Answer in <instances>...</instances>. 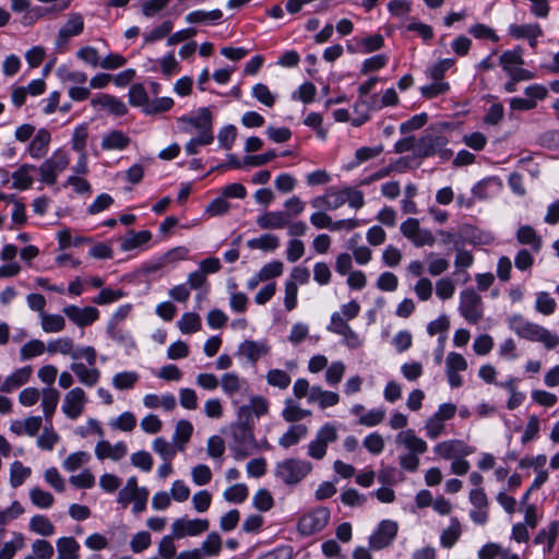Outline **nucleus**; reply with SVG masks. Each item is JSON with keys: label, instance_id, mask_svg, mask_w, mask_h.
<instances>
[{"label": "nucleus", "instance_id": "2eb2a0df", "mask_svg": "<svg viewBox=\"0 0 559 559\" xmlns=\"http://www.w3.org/2000/svg\"><path fill=\"white\" fill-rule=\"evenodd\" d=\"M63 313L79 326L91 325L99 316V311L95 307L79 308L74 305L64 307Z\"/></svg>", "mask_w": 559, "mask_h": 559}, {"label": "nucleus", "instance_id": "5701e85b", "mask_svg": "<svg viewBox=\"0 0 559 559\" xmlns=\"http://www.w3.org/2000/svg\"><path fill=\"white\" fill-rule=\"evenodd\" d=\"M338 401L340 396L337 393L324 391L321 386L317 385L311 388L308 396L309 403H318L322 409L336 405Z\"/></svg>", "mask_w": 559, "mask_h": 559}, {"label": "nucleus", "instance_id": "c9c22d12", "mask_svg": "<svg viewBox=\"0 0 559 559\" xmlns=\"http://www.w3.org/2000/svg\"><path fill=\"white\" fill-rule=\"evenodd\" d=\"M461 524L456 518L451 519L450 526L441 534L440 542L445 548H451L461 536Z\"/></svg>", "mask_w": 559, "mask_h": 559}, {"label": "nucleus", "instance_id": "79ce46f5", "mask_svg": "<svg viewBox=\"0 0 559 559\" xmlns=\"http://www.w3.org/2000/svg\"><path fill=\"white\" fill-rule=\"evenodd\" d=\"M153 449L163 461H173L178 450L177 444L173 445L164 438H156L153 442Z\"/></svg>", "mask_w": 559, "mask_h": 559}, {"label": "nucleus", "instance_id": "cd10ccee", "mask_svg": "<svg viewBox=\"0 0 559 559\" xmlns=\"http://www.w3.org/2000/svg\"><path fill=\"white\" fill-rule=\"evenodd\" d=\"M308 432V428L304 424H297L289 427V429L278 439V444L288 449L297 444Z\"/></svg>", "mask_w": 559, "mask_h": 559}, {"label": "nucleus", "instance_id": "f3484780", "mask_svg": "<svg viewBox=\"0 0 559 559\" xmlns=\"http://www.w3.org/2000/svg\"><path fill=\"white\" fill-rule=\"evenodd\" d=\"M396 443L407 449L408 453L423 454L427 451L428 444L417 437L413 429L403 430L396 436Z\"/></svg>", "mask_w": 559, "mask_h": 559}, {"label": "nucleus", "instance_id": "de8ad7c7", "mask_svg": "<svg viewBox=\"0 0 559 559\" xmlns=\"http://www.w3.org/2000/svg\"><path fill=\"white\" fill-rule=\"evenodd\" d=\"M248 497V487L245 484H235L224 491V498L228 502L241 503Z\"/></svg>", "mask_w": 559, "mask_h": 559}, {"label": "nucleus", "instance_id": "603ef678", "mask_svg": "<svg viewBox=\"0 0 559 559\" xmlns=\"http://www.w3.org/2000/svg\"><path fill=\"white\" fill-rule=\"evenodd\" d=\"M29 498H31V501L36 507L41 508V509L50 508L55 500L53 496L50 492L45 491L38 487L33 488L29 491Z\"/></svg>", "mask_w": 559, "mask_h": 559}, {"label": "nucleus", "instance_id": "0eeeda50", "mask_svg": "<svg viewBox=\"0 0 559 559\" xmlns=\"http://www.w3.org/2000/svg\"><path fill=\"white\" fill-rule=\"evenodd\" d=\"M69 164V154L62 148L56 150L38 168L40 181L48 186L55 185L58 176L67 169Z\"/></svg>", "mask_w": 559, "mask_h": 559}, {"label": "nucleus", "instance_id": "37998d69", "mask_svg": "<svg viewBox=\"0 0 559 559\" xmlns=\"http://www.w3.org/2000/svg\"><path fill=\"white\" fill-rule=\"evenodd\" d=\"M139 376L132 371L119 372L112 378V385L118 390H130L138 382Z\"/></svg>", "mask_w": 559, "mask_h": 559}, {"label": "nucleus", "instance_id": "49530a36", "mask_svg": "<svg viewBox=\"0 0 559 559\" xmlns=\"http://www.w3.org/2000/svg\"><path fill=\"white\" fill-rule=\"evenodd\" d=\"M266 381L270 385L284 390L289 386L292 379L286 371L281 369H272L266 374Z\"/></svg>", "mask_w": 559, "mask_h": 559}, {"label": "nucleus", "instance_id": "8fccbe9b", "mask_svg": "<svg viewBox=\"0 0 559 559\" xmlns=\"http://www.w3.org/2000/svg\"><path fill=\"white\" fill-rule=\"evenodd\" d=\"M253 507L259 511L266 512L274 506V499L267 489H259L252 500Z\"/></svg>", "mask_w": 559, "mask_h": 559}, {"label": "nucleus", "instance_id": "dca6fc26", "mask_svg": "<svg viewBox=\"0 0 559 559\" xmlns=\"http://www.w3.org/2000/svg\"><path fill=\"white\" fill-rule=\"evenodd\" d=\"M92 106L107 109L111 115L121 117L128 112L127 105L109 94H98L91 100Z\"/></svg>", "mask_w": 559, "mask_h": 559}, {"label": "nucleus", "instance_id": "7ed1b4c3", "mask_svg": "<svg viewBox=\"0 0 559 559\" xmlns=\"http://www.w3.org/2000/svg\"><path fill=\"white\" fill-rule=\"evenodd\" d=\"M312 468L311 462L290 457L276 464L274 475L285 485L296 486L311 473Z\"/></svg>", "mask_w": 559, "mask_h": 559}, {"label": "nucleus", "instance_id": "ea45409f", "mask_svg": "<svg viewBox=\"0 0 559 559\" xmlns=\"http://www.w3.org/2000/svg\"><path fill=\"white\" fill-rule=\"evenodd\" d=\"M29 528L43 536H51L55 533V526L45 515H35L29 521Z\"/></svg>", "mask_w": 559, "mask_h": 559}, {"label": "nucleus", "instance_id": "6ab92c4d", "mask_svg": "<svg viewBox=\"0 0 559 559\" xmlns=\"http://www.w3.org/2000/svg\"><path fill=\"white\" fill-rule=\"evenodd\" d=\"M51 141L50 132L47 129H39L28 145V153L33 158H43L49 148Z\"/></svg>", "mask_w": 559, "mask_h": 559}, {"label": "nucleus", "instance_id": "052dcab7", "mask_svg": "<svg viewBox=\"0 0 559 559\" xmlns=\"http://www.w3.org/2000/svg\"><path fill=\"white\" fill-rule=\"evenodd\" d=\"M45 350L44 342L39 340H32L21 347L20 355L23 360L31 359L39 356Z\"/></svg>", "mask_w": 559, "mask_h": 559}, {"label": "nucleus", "instance_id": "a878e982", "mask_svg": "<svg viewBox=\"0 0 559 559\" xmlns=\"http://www.w3.org/2000/svg\"><path fill=\"white\" fill-rule=\"evenodd\" d=\"M57 559H79L80 544L74 537H61L57 540Z\"/></svg>", "mask_w": 559, "mask_h": 559}, {"label": "nucleus", "instance_id": "39448f33", "mask_svg": "<svg viewBox=\"0 0 559 559\" xmlns=\"http://www.w3.org/2000/svg\"><path fill=\"white\" fill-rule=\"evenodd\" d=\"M499 64L508 76L513 80H532L536 76L534 72L522 68L524 59L523 49L520 46L503 51L499 57Z\"/></svg>", "mask_w": 559, "mask_h": 559}, {"label": "nucleus", "instance_id": "7c9ffc66", "mask_svg": "<svg viewBox=\"0 0 559 559\" xmlns=\"http://www.w3.org/2000/svg\"><path fill=\"white\" fill-rule=\"evenodd\" d=\"M193 432L192 424L188 420H179L176 425L173 440L177 444L178 451H183L187 442L190 440Z\"/></svg>", "mask_w": 559, "mask_h": 559}, {"label": "nucleus", "instance_id": "4d7b16f0", "mask_svg": "<svg viewBox=\"0 0 559 559\" xmlns=\"http://www.w3.org/2000/svg\"><path fill=\"white\" fill-rule=\"evenodd\" d=\"M378 480L384 486H392L403 480V475L393 466H384L378 473Z\"/></svg>", "mask_w": 559, "mask_h": 559}, {"label": "nucleus", "instance_id": "4c0bfd02", "mask_svg": "<svg viewBox=\"0 0 559 559\" xmlns=\"http://www.w3.org/2000/svg\"><path fill=\"white\" fill-rule=\"evenodd\" d=\"M178 328L183 334H191L201 330V318L195 312H186L178 321Z\"/></svg>", "mask_w": 559, "mask_h": 559}, {"label": "nucleus", "instance_id": "a211bd4d", "mask_svg": "<svg viewBox=\"0 0 559 559\" xmlns=\"http://www.w3.org/2000/svg\"><path fill=\"white\" fill-rule=\"evenodd\" d=\"M290 215L285 211L266 212L257 218L261 229H282L289 223Z\"/></svg>", "mask_w": 559, "mask_h": 559}, {"label": "nucleus", "instance_id": "2f4dec72", "mask_svg": "<svg viewBox=\"0 0 559 559\" xmlns=\"http://www.w3.org/2000/svg\"><path fill=\"white\" fill-rule=\"evenodd\" d=\"M250 249H260L263 251H274L280 246L278 237L273 234H263L258 238L247 241Z\"/></svg>", "mask_w": 559, "mask_h": 559}, {"label": "nucleus", "instance_id": "423d86ee", "mask_svg": "<svg viewBox=\"0 0 559 559\" xmlns=\"http://www.w3.org/2000/svg\"><path fill=\"white\" fill-rule=\"evenodd\" d=\"M460 314L469 323L477 324L484 317V302L474 288H466L460 294Z\"/></svg>", "mask_w": 559, "mask_h": 559}, {"label": "nucleus", "instance_id": "412c9836", "mask_svg": "<svg viewBox=\"0 0 559 559\" xmlns=\"http://www.w3.org/2000/svg\"><path fill=\"white\" fill-rule=\"evenodd\" d=\"M558 522H551L547 527L538 532L534 538V544L542 545L544 554H550L558 536Z\"/></svg>", "mask_w": 559, "mask_h": 559}, {"label": "nucleus", "instance_id": "4be33fe9", "mask_svg": "<svg viewBox=\"0 0 559 559\" xmlns=\"http://www.w3.org/2000/svg\"><path fill=\"white\" fill-rule=\"evenodd\" d=\"M269 350V346L264 343L246 340L240 344L238 354L245 356L252 364H255L259 358L266 355Z\"/></svg>", "mask_w": 559, "mask_h": 559}, {"label": "nucleus", "instance_id": "473e14b6", "mask_svg": "<svg viewBox=\"0 0 559 559\" xmlns=\"http://www.w3.org/2000/svg\"><path fill=\"white\" fill-rule=\"evenodd\" d=\"M223 17V12L219 9L212 11L197 10L186 15V21L190 24H200L205 22H216Z\"/></svg>", "mask_w": 559, "mask_h": 559}, {"label": "nucleus", "instance_id": "f8f14e48", "mask_svg": "<svg viewBox=\"0 0 559 559\" xmlns=\"http://www.w3.org/2000/svg\"><path fill=\"white\" fill-rule=\"evenodd\" d=\"M84 29V20L80 13H71L66 24L59 29L56 46L61 48L68 44L71 37L79 36Z\"/></svg>", "mask_w": 559, "mask_h": 559}, {"label": "nucleus", "instance_id": "a19ab883", "mask_svg": "<svg viewBox=\"0 0 559 559\" xmlns=\"http://www.w3.org/2000/svg\"><path fill=\"white\" fill-rule=\"evenodd\" d=\"M283 418L288 423L298 421L305 417L311 415V412L308 409H302L298 405L294 404L292 400L286 401V406L282 413Z\"/></svg>", "mask_w": 559, "mask_h": 559}, {"label": "nucleus", "instance_id": "aec40b11", "mask_svg": "<svg viewBox=\"0 0 559 559\" xmlns=\"http://www.w3.org/2000/svg\"><path fill=\"white\" fill-rule=\"evenodd\" d=\"M32 374V367L26 366L15 370L12 374L8 376L0 385V392L10 393L15 389L25 384Z\"/></svg>", "mask_w": 559, "mask_h": 559}, {"label": "nucleus", "instance_id": "13d9d810", "mask_svg": "<svg viewBox=\"0 0 559 559\" xmlns=\"http://www.w3.org/2000/svg\"><path fill=\"white\" fill-rule=\"evenodd\" d=\"M428 272L431 276H438L449 269V261L444 258H439L436 253L427 255Z\"/></svg>", "mask_w": 559, "mask_h": 559}, {"label": "nucleus", "instance_id": "6e6552de", "mask_svg": "<svg viewBox=\"0 0 559 559\" xmlns=\"http://www.w3.org/2000/svg\"><path fill=\"white\" fill-rule=\"evenodd\" d=\"M330 520V510L320 507L305 515H302L297 524L298 533L302 536H311L322 531Z\"/></svg>", "mask_w": 559, "mask_h": 559}, {"label": "nucleus", "instance_id": "680f3d73", "mask_svg": "<svg viewBox=\"0 0 559 559\" xmlns=\"http://www.w3.org/2000/svg\"><path fill=\"white\" fill-rule=\"evenodd\" d=\"M468 33L477 39H489L493 43L499 41V36L496 32L491 27L481 23L472 25L468 28Z\"/></svg>", "mask_w": 559, "mask_h": 559}, {"label": "nucleus", "instance_id": "bf43d9fd", "mask_svg": "<svg viewBox=\"0 0 559 559\" xmlns=\"http://www.w3.org/2000/svg\"><path fill=\"white\" fill-rule=\"evenodd\" d=\"M110 426L112 428L129 432L135 428L136 418L131 412H124L116 419L110 421Z\"/></svg>", "mask_w": 559, "mask_h": 559}, {"label": "nucleus", "instance_id": "69168bd1", "mask_svg": "<svg viewBox=\"0 0 559 559\" xmlns=\"http://www.w3.org/2000/svg\"><path fill=\"white\" fill-rule=\"evenodd\" d=\"M252 95L261 104L272 107L275 103L274 95L270 92L269 87L263 83H258L252 87Z\"/></svg>", "mask_w": 559, "mask_h": 559}, {"label": "nucleus", "instance_id": "58836bf2", "mask_svg": "<svg viewBox=\"0 0 559 559\" xmlns=\"http://www.w3.org/2000/svg\"><path fill=\"white\" fill-rule=\"evenodd\" d=\"M41 328L47 333L60 332L66 326V320L60 314H48L41 312Z\"/></svg>", "mask_w": 559, "mask_h": 559}, {"label": "nucleus", "instance_id": "a18cd8bd", "mask_svg": "<svg viewBox=\"0 0 559 559\" xmlns=\"http://www.w3.org/2000/svg\"><path fill=\"white\" fill-rule=\"evenodd\" d=\"M31 475V468L24 466L21 462L15 461L11 465L10 483L13 488L20 487L24 480Z\"/></svg>", "mask_w": 559, "mask_h": 559}, {"label": "nucleus", "instance_id": "5fc2aeb1", "mask_svg": "<svg viewBox=\"0 0 559 559\" xmlns=\"http://www.w3.org/2000/svg\"><path fill=\"white\" fill-rule=\"evenodd\" d=\"M174 107V100L170 97H159L153 100H150L147 107H145L146 115H156L160 112H166Z\"/></svg>", "mask_w": 559, "mask_h": 559}, {"label": "nucleus", "instance_id": "338daca9", "mask_svg": "<svg viewBox=\"0 0 559 559\" xmlns=\"http://www.w3.org/2000/svg\"><path fill=\"white\" fill-rule=\"evenodd\" d=\"M87 136L88 133L85 126L75 128L72 135V148L80 154L86 153Z\"/></svg>", "mask_w": 559, "mask_h": 559}, {"label": "nucleus", "instance_id": "e2e57ef3", "mask_svg": "<svg viewBox=\"0 0 559 559\" xmlns=\"http://www.w3.org/2000/svg\"><path fill=\"white\" fill-rule=\"evenodd\" d=\"M24 538L23 535L17 533L14 536V540L5 543L3 547L0 549V559H12L15 552L23 548Z\"/></svg>", "mask_w": 559, "mask_h": 559}, {"label": "nucleus", "instance_id": "ddd939ff", "mask_svg": "<svg viewBox=\"0 0 559 559\" xmlns=\"http://www.w3.org/2000/svg\"><path fill=\"white\" fill-rule=\"evenodd\" d=\"M433 451L437 455L445 460L457 456L464 457L474 452L469 445L457 439L439 442L433 448Z\"/></svg>", "mask_w": 559, "mask_h": 559}, {"label": "nucleus", "instance_id": "4468645a", "mask_svg": "<svg viewBox=\"0 0 559 559\" xmlns=\"http://www.w3.org/2000/svg\"><path fill=\"white\" fill-rule=\"evenodd\" d=\"M86 402L85 392L81 388L70 390L63 400L62 412L71 419L78 418Z\"/></svg>", "mask_w": 559, "mask_h": 559}, {"label": "nucleus", "instance_id": "1a4fd4ad", "mask_svg": "<svg viewBox=\"0 0 559 559\" xmlns=\"http://www.w3.org/2000/svg\"><path fill=\"white\" fill-rule=\"evenodd\" d=\"M178 123L183 124L180 127L185 133H190L191 128L199 131V135H207L213 133V116L207 107H202L198 110L197 116H182L178 118Z\"/></svg>", "mask_w": 559, "mask_h": 559}, {"label": "nucleus", "instance_id": "bb28decb", "mask_svg": "<svg viewBox=\"0 0 559 559\" xmlns=\"http://www.w3.org/2000/svg\"><path fill=\"white\" fill-rule=\"evenodd\" d=\"M131 140L120 130H112L102 140V148L106 151L124 150Z\"/></svg>", "mask_w": 559, "mask_h": 559}, {"label": "nucleus", "instance_id": "c03bdc74", "mask_svg": "<svg viewBox=\"0 0 559 559\" xmlns=\"http://www.w3.org/2000/svg\"><path fill=\"white\" fill-rule=\"evenodd\" d=\"M174 28L171 21H164L159 26L153 28L150 33L144 34V44H152L168 36Z\"/></svg>", "mask_w": 559, "mask_h": 559}, {"label": "nucleus", "instance_id": "c756f323", "mask_svg": "<svg viewBox=\"0 0 559 559\" xmlns=\"http://www.w3.org/2000/svg\"><path fill=\"white\" fill-rule=\"evenodd\" d=\"M509 34L516 39H528L530 37L543 36V29L539 24H511L509 27Z\"/></svg>", "mask_w": 559, "mask_h": 559}, {"label": "nucleus", "instance_id": "6e6d98bb", "mask_svg": "<svg viewBox=\"0 0 559 559\" xmlns=\"http://www.w3.org/2000/svg\"><path fill=\"white\" fill-rule=\"evenodd\" d=\"M237 138V129L233 124L225 126L217 134L219 146L224 150H230Z\"/></svg>", "mask_w": 559, "mask_h": 559}, {"label": "nucleus", "instance_id": "864d4df0", "mask_svg": "<svg viewBox=\"0 0 559 559\" xmlns=\"http://www.w3.org/2000/svg\"><path fill=\"white\" fill-rule=\"evenodd\" d=\"M455 64L452 58H445L436 62L428 70V75L432 81H442L444 73Z\"/></svg>", "mask_w": 559, "mask_h": 559}, {"label": "nucleus", "instance_id": "774afa93", "mask_svg": "<svg viewBox=\"0 0 559 559\" xmlns=\"http://www.w3.org/2000/svg\"><path fill=\"white\" fill-rule=\"evenodd\" d=\"M32 550L38 559H51L55 554L53 546L46 539L34 540Z\"/></svg>", "mask_w": 559, "mask_h": 559}, {"label": "nucleus", "instance_id": "9d476101", "mask_svg": "<svg viewBox=\"0 0 559 559\" xmlns=\"http://www.w3.org/2000/svg\"><path fill=\"white\" fill-rule=\"evenodd\" d=\"M397 523L391 520H383L379 523L376 532L369 537V546L373 550L383 549L392 544L397 535Z\"/></svg>", "mask_w": 559, "mask_h": 559}, {"label": "nucleus", "instance_id": "3c124183", "mask_svg": "<svg viewBox=\"0 0 559 559\" xmlns=\"http://www.w3.org/2000/svg\"><path fill=\"white\" fill-rule=\"evenodd\" d=\"M203 552V557L206 556H216L219 554L222 549V539L221 536L212 532L207 535L205 540L202 543L201 548Z\"/></svg>", "mask_w": 559, "mask_h": 559}, {"label": "nucleus", "instance_id": "09e8293b", "mask_svg": "<svg viewBox=\"0 0 559 559\" xmlns=\"http://www.w3.org/2000/svg\"><path fill=\"white\" fill-rule=\"evenodd\" d=\"M245 381L241 380L236 373L234 372H227L222 377L221 385L223 391L231 396L236 392L240 391L241 384Z\"/></svg>", "mask_w": 559, "mask_h": 559}, {"label": "nucleus", "instance_id": "b1692460", "mask_svg": "<svg viewBox=\"0 0 559 559\" xmlns=\"http://www.w3.org/2000/svg\"><path fill=\"white\" fill-rule=\"evenodd\" d=\"M70 368L79 381L87 386H94L99 380L100 371L97 368H87L82 362H73Z\"/></svg>", "mask_w": 559, "mask_h": 559}, {"label": "nucleus", "instance_id": "393cba45", "mask_svg": "<svg viewBox=\"0 0 559 559\" xmlns=\"http://www.w3.org/2000/svg\"><path fill=\"white\" fill-rule=\"evenodd\" d=\"M36 167L31 164H23L20 166L13 174L12 187L19 190H26L32 187L34 179L31 176V173L34 171Z\"/></svg>", "mask_w": 559, "mask_h": 559}, {"label": "nucleus", "instance_id": "20e7f679", "mask_svg": "<svg viewBox=\"0 0 559 559\" xmlns=\"http://www.w3.org/2000/svg\"><path fill=\"white\" fill-rule=\"evenodd\" d=\"M230 433L231 442L229 443V448L234 452V457L236 460H242L249 456L257 445L252 427H247L242 424H233L230 426Z\"/></svg>", "mask_w": 559, "mask_h": 559}, {"label": "nucleus", "instance_id": "c85d7f7f", "mask_svg": "<svg viewBox=\"0 0 559 559\" xmlns=\"http://www.w3.org/2000/svg\"><path fill=\"white\" fill-rule=\"evenodd\" d=\"M152 238V234L148 230L134 231L129 230L127 237L121 240V249L123 251H131L146 242Z\"/></svg>", "mask_w": 559, "mask_h": 559}, {"label": "nucleus", "instance_id": "0e129e2a", "mask_svg": "<svg viewBox=\"0 0 559 559\" xmlns=\"http://www.w3.org/2000/svg\"><path fill=\"white\" fill-rule=\"evenodd\" d=\"M59 441V436L50 427H45L41 435L37 439V444L40 449L51 451L55 444Z\"/></svg>", "mask_w": 559, "mask_h": 559}, {"label": "nucleus", "instance_id": "e433bc0d", "mask_svg": "<svg viewBox=\"0 0 559 559\" xmlns=\"http://www.w3.org/2000/svg\"><path fill=\"white\" fill-rule=\"evenodd\" d=\"M516 238L523 245H531L534 251H539L542 247L540 238L536 235L535 229L528 225L519 228Z\"/></svg>", "mask_w": 559, "mask_h": 559}, {"label": "nucleus", "instance_id": "f704fd0d", "mask_svg": "<svg viewBox=\"0 0 559 559\" xmlns=\"http://www.w3.org/2000/svg\"><path fill=\"white\" fill-rule=\"evenodd\" d=\"M60 393L55 388H47L43 391L41 406L46 419H49L58 405Z\"/></svg>", "mask_w": 559, "mask_h": 559}, {"label": "nucleus", "instance_id": "72a5a7b5", "mask_svg": "<svg viewBox=\"0 0 559 559\" xmlns=\"http://www.w3.org/2000/svg\"><path fill=\"white\" fill-rule=\"evenodd\" d=\"M150 102L148 94L141 83L132 84L129 90V103L134 107H141L145 114V107Z\"/></svg>", "mask_w": 559, "mask_h": 559}, {"label": "nucleus", "instance_id": "9b49d317", "mask_svg": "<svg viewBox=\"0 0 559 559\" xmlns=\"http://www.w3.org/2000/svg\"><path fill=\"white\" fill-rule=\"evenodd\" d=\"M210 522L206 519L189 520L186 518L177 519L171 524V532L177 539L186 536H197L206 532Z\"/></svg>", "mask_w": 559, "mask_h": 559}, {"label": "nucleus", "instance_id": "f03ea898", "mask_svg": "<svg viewBox=\"0 0 559 559\" xmlns=\"http://www.w3.org/2000/svg\"><path fill=\"white\" fill-rule=\"evenodd\" d=\"M448 136L437 130H426L425 133L416 142V156L427 158L438 155L442 160H449L453 151L448 148Z\"/></svg>", "mask_w": 559, "mask_h": 559}, {"label": "nucleus", "instance_id": "f257e3e1", "mask_svg": "<svg viewBox=\"0 0 559 559\" xmlns=\"http://www.w3.org/2000/svg\"><path fill=\"white\" fill-rule=\"evenodd\" d=\"M509 329L518 336L540 342L547 349H554L559 345V336L547 329L525 320L521 314H513L508 319Z\"/></svg>", "mask_w": 559, "mask_h": 559}]
</instances>
